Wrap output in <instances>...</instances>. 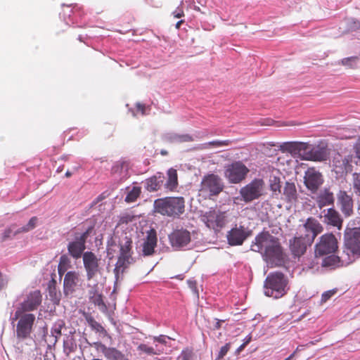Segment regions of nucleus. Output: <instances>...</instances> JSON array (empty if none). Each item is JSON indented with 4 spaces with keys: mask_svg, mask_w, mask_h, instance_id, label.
Segmentation results:
<instances>
[{
    "mask_svg": "<svg viewBox=\"0 0 360 360\" xmlns=\"http://www.w3.org/2000/svg\"><path fill=\"white\" fill-rule=\"evenodd\" d=\"M351 186L354 193L357 196H360V172L352 174Z\"/></svg>",
    "mask_w": 360,
    "mask_h": 360,
    "instance_id": "obj_37",
    "label": "nucleus"
},
{
    "mask_svg": "<svg viewBox=\"0 0 360 360\" xmlns=\"http://www.w3.org/2000/svg\"><path fill=\"white\" fill-rule=\"evenodd\" d=\"M43 330H44V336H46L47 333H48L47 328L46 327H44Z\"/></svg>",
    "mask_w": 360,
    "mask_h": 360,
    "instance_id": "obj_63",
    "label": "nucleus"
},
{
    "mask_svg": "<svg viewBox=\"0 0 360 360\" xmlns=\"http://www.w3.org/2000/svg\"><path fill=\"white\" fill-rule=\"evenodd\" d=\"M92 228H89L86 231L82 233H75L74 239L70 241L68 244L67 248L69 255L74 259H77L85 252L86 240L91 231Z\"/></svg>",
    "mask_w": 360,
    "mask_h": 360,
    "instance_id": "obj_13",
    "label": "nucleus"
},
{
    "mask_svg": "<svg viewBox=\"0 0 360 360\" xmlns=\"http://www.w3.org/2000/svg\"><path fill=\"white\" fill-rule=\"evenodd\" d=\"M120 255L115 271H123L129 264L134 262L132 257V240L127 234L123 233L119 240Z\"/></svg>",
    "mask_w": 360,
    "mask_h": 360,
    "instance_id": "obj_9",
    "label": "nucleus"
},
{
    "mask_svg": "<svg viewBox=\"0 0 360 360\" xmlns=\"http://www.w3.org/2000/svg\"><path fill=\"white\" fill-rule=\"evenodd\" d=\"M87 287L90 288L91 289L89 290V300L96 296V295H99L98 292V283H94V285H91L90 283L87 284Z\"/></svg>",
    "mask_w": 360,
    "mask_h": 360,
    "instance_id": "obj_43",
    "label": "nucleus"
},
{
    "mask_svg": "<svg viewBox=\"0 0 360 360\" xmlns=\"http://www.w3.org/2000/svg\"><path fill=\"white\" fill-rule=\"evenodd\" d=\"M355 152L356 157L360 158V140L356 143L355 146Z\"/></svg>",
    "mask_w": 360,
    "mask_h": 360,
    "instance_id": "obj_55",
    "label": "nucleus"
},
{
    "mask_svg": "<svg viewBox=\"0 0 360 360\" xmlns=\"http://www.w3.org/2000/svg\"><path fill=\"white\" fill-rule=\"evenodd\" d=\"M137 349L143 353H145L148 355H155L159 354L163 352L164 348L163 346L156 345V348H154L153 346H148L146 344H140Z\"/></svg>",
    "mask_w": 360,
    "mask_h": 360,
    "instance_id": "obj_31",
    "label": "nucleus"
},
{
    "mask_svg": "<svg viewBox=\"0 0 360 360\" xmlns=\"http://www.w3.org/2000/svg\"><path fill=\"white\" fill-rule=\"evenodd\" d=\"M224 322V320H219L215 319V323L214 325V329H219L221 328V323Z\"/></svg>",
    "mask_w": 360,
    "mask_h": 360,
    "instance_id": "obj_54",
    "label": "nucleus"
},
{
    "mask_svg": "<svg viewBox=\"0 0 360 360\" xmlns=\"http://www.w3.org/2000/svg\"><path fill=\"white\" fill-rule=\"evenodd\" d=\"M140 193L141 188L139 187H133L132 189L127 193V196L125 197V201L127 202H134L139 196Z\"/></svg>",
    "mask_w": 360,
    "mask_h": 360,
    "instance_id": "obj_39",
    "label": "nucleus"
},
{
    "mask_svg": "<svg viewBox=\"0 0 360 360\" xmlns=\"http://www.w3.org/2000/svg\"><path fill=\"white\" fill-rule=\"evenodd\" d=\"M313 242L304 236H295L289 240V247L292 255L300 257L306 252L307 248Z\"/></svg>",
    "mask_w": 360,
    "mask_h": 360,
    "instance_id": "obj_20",
    "label": "nucleus"
},
{
    "mask_svg": "<svg viewBox=\"0 0 360 360\" xmlns=\"http://www.w3.org/2000/svg\"><path fill=\"white\" fill-rule=\"evenodd\" d=\"M298 194L295 184L293 182L286 181L283 190L282 199L290 204H293L297 200Z\"/></svg>",
    "mask_w": 360,
    "mask_h": 360,
    "instance_id": "obj_27",
    "label": "nucleus"
},
{
    "mask_svg": "<svg viewBox=\"0 0 360 360\" xmlns=\"http://www.w3.org/2000/svg\"><path fill=\"white\" fill-rule=\"evenodd\" d=\"M58 273H59L60 276H61V274L63 273H64V271H62L61 269L60 268V266L58 267Z\"/></svg>",
    "mask_w": 360,
    "mask_h": 360,
    "instance_id": "obj_64",
    "label": "nucleus"
},
{
    "mask_svg": "<svg viewBox=\"0 0 360 360\" xmlns=\"http://www.w3.org/2000/svg\"><path fill=\"white\" fill-rule=\"evenodd\" d=\"M264 181L262 179H255L242 187L239 191L241 200L248 203L259 199L264 193Z\"/></svg>",
    "mask_w": 360,
    "mask_h": 360,
    "instance_id": "obj_12",
    "label": "nucleus"
},
{
    "mask_svg": "<svg viewBox=\"0 0 360 360\" xmlns=\"http://www.w3.org/2000/svg\"><path fill=\"white\" fill-rule=\"evenodd\" d=\"M169 243L174 250H186L193 247L191 233L186 229H174L168 236Z\"/></svg>",
    "mask_w": 360,
    "mask_h": 360,
    "instance_id": "obj_11",
    "label": "nucleus"
},
{
    "mask_svg": "<svg viewBox=\"0 0 360 360\" xmlns=\"http://www.w3.org/2000/svg\"><path fill=\"white\" fill-rule=\"evenodd\" d=\"M70 262V260H69V258L67 255H63L60 256V264H59V266L60 264H67L68 263Z\"/></svg>",
    "mask_w": 360,
    "mask_h": 360,
    "instance_id": "obj_53",
    "label": "nucleus"
},
{
    "mask_svg": "<svg viewBox=\"0 0 360 360\" xmlns=\"http://www.w3.org/2000/svg\"><path fill=\"white\" fill-rule=\"evenodd\" d=\"M90 301L94 303L95 305L98 306L101 309H105L106 306L103 300L102 295H96V296L91 297Z\"/></svg>",
    "mask_w": 360,
    "mask_h": 360,
    "instance_id": "obj_41",
    "label": "nucleus"
},
{
    "mask_svg": "<svg viewBox=\"0 0 360 360\" xmlns=\"http://www.w3.org/2000/svg\"><path fill=\"white\" fill-rule=\"evenodd\" d=\"M302 226L307 233L304 236L307 237L311 242H314L316 237L323 230L322 225L314 217H309Z\"/></svg>",
    "mask_w": 360,
    "mask_h": 360,
    "instance_id": "obj_22",
    "label": "nucleus"
},
{
    "mask_svg": "<svg viewBox=\"0 0 360 360\" xmlns=\"http://www.w3.org/2000/svg\"><path fill=\"white\" fill-rule=\"evenodd\" d=\"M252 235V231L244 226L236 225L227 233V240L229 245H240Z\"/></svg>",
    "mask_w": 360,
    "mask_h": 360,
    "instance_id": "obj_18",
    "label": "nucleus"
},
{
    "mask_svg": "<svg viewBox=\"0 0 360 360\" xmlns=\"http://www.w3.org/2000/svg\"><path fill=\"white\" fill-rule=\"evenodd\" d=\"M11 320L15 326V335L18 343L32 338L31 335L34 330L36 322L35 314L15 310Z\"/></svg>",
    "mask_w": 360,
    "mask_h": 360,
    "instance_id": "obj_3",
    "label": "nucleus"
},
{
    "mask_svg": "<svg viewBox=\"0 0 360 360\" xmlns=\"http://www.w3.org/2000/svg\"><path fill=\"white\" fill-rule=\"evenodd\" d=\"M357 60H358L357 57L352 56V57L343 58L341 60V63H342V65H343L345 66H347L350 68H355L356 67Z\"/></svg>",
    "mask_w": 360,
    "mask_h": 360,
    "instance_id": "obj_40",
    "label": "nucleus"
},
{
    "mask_svg": "<svg viewBox=\"0 0 360 360\" xmlns=\"http://www.w3.org/2000/svg\"><path fill=\"white\" fill-rule=\"evenodd\" d=\"M337 292V289H332L324 292L321 296V302H326Z\"/></svg>",
    "mask_w": 360,
    "mask_h": 360,
    "instance_id": "obj_42",
    "label": "nucleus"
},
{
    "mask_svg": "<svg viewBox=\"0 0 360 360\" xmlns=\"http://www.w3.org/2000/svg\"><path fill=\"white\" fill-rule=\"evenodd\" d=\"M77 349V344L72 336H67L63 340V352L68 356L70 353L74 352Z\"/></svg>",
    "mask_w": 360,
    "mask_h": 360,
    "instance_id": "obj_32",
    "label": "nucleus"
},
{
    "mask_svg": "<svg viewBox=\"0 0 360 360\" xmlns=\"http://www.w3.org/2000/svg\"><path fill=\"white\" fill-rule=\"evenodd\" d=\"M245 347V345L243 343L236 351V354H239L240 353L243 349Z\"/></svg>",
    "mask_w": 360,
    "mask_h": 360,
    "instance_id": "obj_58",
    "label": "nucleus"
},
{
    "mask_svg": "<svg viewBox=\"0 0 360 360\" xmlns=\"http://www.w3.org/2000/svg\"><path fill=\"white\" fill-rule=\"evenodd\" d=\"M252 340V336L251 335H248L245 337V338L244 339V342H243V344L246 346L248 343L250 342V341Z\"/></svg>",
    "mask_w": 360,
    "mask_h": 360,
    "instance_id": "obj_57",
    "label": "nucleus"
},
{
    "mask_svg": "<svg viewBox=\"0 0 360 360\" xmlns=\"http://www.w3.org/2000/svg\"><path fill=\"white\" fill-rule=\"evenodd\" d=\"M304 183L307 189L314 193L323 184V176L314 168H309L304 173Z\"/></svg>",
    "mask_w": 360,
    "mask_h": 360,
    "instance_id": "obj_19",
    "label": "nucleus"
},
{
    "mask_svg": "<svg viewBox=\"0 0 360 360\" xmlns=\"http://www.w3.org/2000/svg\"><path fill=\"white\" fill-rule=\"evenodd\" d=\"M188 287L191 289L193 293L198 297V290L197 288V283L195 280H188L187 281Z\"/></svg>",
    "mask_w": 360,
    "mask_h": 360,
    "instance_id": "obj_49",
    "label": "nucleus"
},
{
    "mask_svg": "<svg viewBox=\"0 0 360 360\" xmlns=\"http://www.w3.org/2000/svg\"><path fill=\"white\" fill-rule=\"evenodd\" d=\"M338 250V242L333 233H325L319 238L314 245L316 258H322L321 266L335 269L340 264V257L335 255Z\"/></svg>",
    "mask_w": 360,
    "mask_h": 360,
    "instance_id": "obj_2",
    "label": "nucleus"
},
{
    "mask_svg": "<svg viewBox=\"0 0 360 360\" xmlns=\"http://www.w3.org/2000/svg\"><path fill=\"white\" fill-rule=\"evenodd\" d=\"M269 188L273 195L278 196L281 193V185L279 177L271 176L269 179Z\"/></svg>",
    "mask_w": 360,
    "mask_h": 360,
    "instance_id": "obj_33",
    "label": "nucleus"
},
{
    "mask_svg": "<svg viewBox=\"0 0 360 360\" xmlns=\"http://www.w3.org/2000/svg\"><path fill=\"white\" fill-rule=\"evenodd\" d=\"M184 210L185 200L183 197H165L154 201V212L165 217L179 218Z\"/></svg>",
    "mask_w": 360,
    "mask_h": 360,
    "instance_id": "obj_4",
    "label": "nucleus"
},
{
    "mask_svg": "<svg viewBox=\"0 0 360 360\" xmlns=\"http://www.w3.org/2000/svg\"><path fill=\"white\" fill-rule=\"evenodd\" d=\"M229 143H230V141H229V140L212 141L207 143V144L209 146H214V147H221L224 146H228Z\"/></svg>",
    "mask_w": 360,
    "mask_h": 360,
    "instance_id": "obj_45",
    "label": "nucleus"
},
{
    "mask_svg": "<svg viewBox=\"0 0 360 360\" xmlns=\"http://www.w3.org/2000/svg\"><path fill=\"white\" fill-rule=\"evenodd\" d=\"M349 224L344 233V252L354 259L360 257V226L352 227Z\"/></svg>",
    "mask_w": 360,
    "mask_h": 360,
    "instance_id": "obj_8",
    "label": "nucleus"
},
{
    "mask_svg": "<svg viewBox=\"0 0 360 360\" xmlns=\"http://www.w3.org/2000/svg\"><path fill=\"white\" fill-rule=\"evenodd\" d=\"M295 355V352H293L292 354H291L288 358H286L284 360H292L294 356Z\"/></svg>",
    "mask_w": 360,
    "mask_h": 360,
    "instance_id": "obj_60",
    "label": "nucleus"
},
{
    "mask_svg": "<svg viewBox=\"0 0 360 360\" xmlns=\"http://www.w3.org/2000/svg\"><path fill=\"white\" fill-rule=\"evenodd\" d=\"M304 347H305L304 345L298 346L294 352H295V354H296L297 352L302 350Z\"/></svg>",
    "mask_w": 360,
    "mask_h": 360,
    "instance_id": "obj_59",
    "label": "nucleus"
},
{
    "mask_svg": "<svg viewBox=\"0 0 360 360\" xmlns=\"http://www.w3.org/2000/svg\"><path fill=\"white\" fill-rule=\"evenodd\" d=\"M173 15L175 18H180L184 16V11L180 7H177V8L173 12Z\"/></svg>",
    "mask_w": 360,
    "mask_h": 360,
    "instance_id": "obj_52",
    "label": "nucleus"
},
{
    "mask_svg": "<svg viewBox=\"0 0 360 360\" xmlns=\"http://www.w3.org/2000/svg\"><path fill=\"white\" fill-rule=\"evenodd\" d=\"M72 173L71 172H70V171H67V172H65V176L67 178H69V177H70V176H72Z\"/></svg>",
    "mask_w": 360,
    "mask_h": 360,
    "instance_id": "obj_62",
    "label": "nucleus"
},
{
    "mask_svg": "<svg viewBox=\"0 0 360 360\" xmlns=\"http://www.w3.org/2000/svg\"><path fill=\"white\" fill-rule=\"evenodd\" d=\"M228 215L226 212L210 210L201 216V220L207 227L215 231H219L228 222Z\"/></svg>",
    "mask_w": 360,
    "mask_h": 360,
    "instance_id": "obj_14",
    "label": "nucleus"
},
{
    "mask_svg": "<svg viewBox=\"0 0 360 360\" xmlns=\"http://www.w3.org/2000/svg\"><path fill=\"white\" fill-rule=\"evenodd\" d=\"M286 148L294 155H297L303 160L322 162L326 160L328 154L325 148L314 146L304 142H289L286 143Z\"/></svg>",
    "mask_w": 360,
    "mask_h": 360,
    "instance_id": "obj_5",
    "label": "nucleus"
},
{
    "mask_svg": "<svg viewBox=\"0 0 360 360\" xmlns=\"http://www.w3.org/2000/svg\"><path fill=\"white\" fill-rule=\"evenodd\" d=\"M82 260L86 271V280L87 281H91L101 272L100 259L94 252L86 251L83 254Z\"/></svg>",
    "mask_w": 360,
    "mask_h": 360,
    "instance_id": "obj_16",
    "label": "nucleus"
},
{
    "mask_svg": "<svg viewBox=\"0 0 360 360\" xmlns=\"http://www.w3.org/2000/svg\"><path fill=\"white\" fill-rule=\"evenodd\" d=\"M222 179L217 174H210L205 176L200 184V195L205 198L218 195L224 189Z\"/></svg>",
    "mask_w": 360,
    "mask_h": 360,
    "instance_id": "obj_10",
    "label": "nucleus"
},
{
    "mask_svg": "<svg viewBox=\"0 0 360 360\" xmlns=\"http://www.w3.org/2000/svg\"><path fill=\"white\" fill-rule=\"evenodd\" d=\"M8 282V278L0 271V290L4 288Z\"/></svg>",
    "mask_w": 360,
    "mask_h": 360,
    "instance_id": "obj_50",
    "label": "nucleus"
},
{
    "mask_svg": "<svg viewBox=\"0 0 360 360\" xmlns=\"http://www.w3.org/2000/svg\"><path fill=\"white\" fill-rule=\"evenodd\" d=\"M136 108H137V110L140 112H141V113L143 115L145 114V106L141 103H137L136 105Z\"/></svg>",
    "mask_w": 360,
    "mask_h": 360,
    "instance_id": "obj_56",
    "label": "nucleus"
},
{
    "mask_svg": "<svg viewBox=\"0 0 360 360\" xmlns=\"http://www.w3.org/2000/svg\"><path fill=\"white\" fill-rule=\"evenodd\" d=\"M37 221V218L36 217H32L26 225L22 226L21 228L17 229L14 232V235H17L20 233H26L32 230L35 228Z\"/></svg>",
    "mask_w": 360,
    "mask_h": 360,
    "instance_id": "obj_36",
    "label": "nucleus"
},
{
    "mask_svg": "<svg viewBox=\"0 0 360 360\" xmlns=\"http://www.w3.org/2000/svg\"><path fill=\"white\" fill-rule=\"evenodd\" d=\"M105 359L107 360H130L124 354L115 347H112Z\"/></svg>",
    "mask_w": 360,
    "mask_h": 360,
    "instance_id": "obj_35",
    "label": "nucleus"
},
{
    "mask_svg": "<svg viewBox=\"0 0 360 360\" xmlns=\"http://www.w3.org/2000/svg\"><path fill=\"white\" fill-rule=\"evenodd\" d=\"M230 347H231L230 342L226 343L224 346L221 347V348L219 352L218 359H222L227 354V352L230 349Z\"/></svg>",
    "mask_w": 360,
    "mask_h": 360,
    "instance_id": "obj_47",
    "label": "nucleus"
},
{
    "mask_svg": "<svg viewBox=\"0 0 360 360\" xmlns=\"http://www.w3.org/2000/svg\"><path fill=\"white\" fill-rule=\"evenodd\" d=\"M42 302V295L39 290H34L30 292L24 300L20 302L15 310H19L24 313H32V311L37 309Z\"/></svg>",
    "mask_w": 360,
    "mask_h": 360,
    "instance_id": "obj_17",
    "label": "nucleus"
},
{
    "mask_svg": "<svg viewBox=\"0 0 360 360\" xmlns=\"http://www.w3.org/2000/svg\"><path fill=\"white\" fill-rule=\"evenodd\" d=\"M125 163L124 162H116L112 167V173H117L120 172L122 173V170L124 167H126Z\"/></svg>",
    "mask_w": 360,
    "mask_h": 360,
    "instance_id": "obj_46",
    "label": "nucleus"
},
{
    "mask_svg": "<svg viewBox=\"0 0 360 360\" xmlns=\"http://www.w3.org/2000/svg\"><path fill=\"white\" fill-rule=\"evenodd\" d=\"M92 347H94L97 352H102L104 355L105 358L108 356V354L110 353L112 347H107L104 344H103L101 342H95L91 344Z\"/></svg>",
    "mask_w": 360,
    "mask_h": 360,
    "instance_id": "obj_38",
    "label": "nucleus"
},
{
    "mask_svg": "<svg viewBox=\"0 0 360 360\" xmlns=\"http://www.w3.org/2000/svg\"><path fill=\"white\" fill-rule=\"evenodd\" d=\"M15 231V230H13V226L6 229L2 235V240L4 241V240H7L8 238H10L11 237V235L15 236V235H14Z\"/></svg>",
    "mask_w": 360,
    "mask_h": 360,
    "instance_id": "obj_44",
    "label": "nucleus"
},
{
    "mask_svg": "<svg viewBox=\"0 0 360 360\" xmlns=\"http://www.w3.org/2000/svg\"><path fill=\"white\" fill-rule=\"evenodd\" d=\"M167 175L166 179L165 176L162 173L158 172L153 176L146 179L144 182L145 188L149 192L157 191L162 187L167 191H174L178 185L176 170L170 168L167 170Z\"/></svg>",
    "mask_w": 360,
    "mask_h": 360,
    "instance_id": "obj_6",
    "label": "nucleus"
},
{
    "mask_svg": "<svg viewBox=\"0 0 360 360\" xmlns=\"http://www.w3.org/2000/svg\"><path fill=\"white\" fill-rule=\"evenodd\" d=\"M157 236L155 231H150L146 238L144 240L142 246V255L143 256H150L155 252V248L157 245Z\"/></svg>",
    "mask_w": 360,
    "mask_h": 360,
    "instance_id": "obj_26",
    "label": "nucleus"
},
{
    "mask_svg": "<svg viewBox=\"0 0 360 360\" xmlns=\"http://www.w3.org/2000/svg\"><path fill=\"white\" fill-rule=\"evenodd\" d=\"M184 22V20H179L176 24V28L179 29L181 26V25Z\"/></svg>",
    "mask_w": 360,
    "mask_h": 360,
    "instance_id": "obj_61",
    "label": "nucleus"
},
{
    "mask_svg": "<svg viewBox=\"0 0 360 360\" xmlns=\"http://www.w3.org/2000/svg\"><path fill=\"white\" fill-rule=\"evenodd\" d=\"M288 278L283 273L280 271L270 273L264 281V294L274 299L281 298L288 290Z\"/></svg>",
    "mask_w": 360,
    "mask_h": 360,
    "instance_id": "obj_7",
    "label": "nucleus"
},
{
    "mask_svg": "<svg viewBox=\"0 0 360 360\" xmlns=\"http://www.w3.org/2000/svg\"><path fill=\"white\" fill-rule=\"evenodd\" d=\"M334 202L333 194L329 191H325L319 197V205L321 207L333 204Z\"/></svg>",
    "mask_w": 360,
    "mask_h": 360,
    "instance_id": "obj_34",
    "label": "nucleus"
},
{
    "mask_svg": "<svg viewBox=\"0 0 360 360\" xmlns=\"http://www.w3.org/2000/svg\"><path fill=\"white\" fill-rule=\"evenodd\" d=\"M162 139L164 142L172 144L191 142L195 140L193 136L188 134H178L174 131L163 134Z\"/></svg>",
    "mask_w": 360,
    "mask_h": 360,
    "instance_id": "obj_24",
    "label": "nucleus"
},
{
    "mask_svg": "<svg viewBox=\"0 0 360 360\" xmlns=\"http://www.w3.org/2000/svg\"><path fill=\"white\" fill-rule=\"evenodd\" d=\"M323 221L325 224L336 227L341 230L342 226V219L338 211L333 208H328L323 215Z\"/></svg>",
    "mask_w": 360,
    "mask_h": 360,
    "instance_id": "obj_25",
    "label": "nucleus"
},
{
    "mask_svg": "<svg viewBox=\"0 0 360 360\" xmlns=\"http://www.w3.org/2000/svg\"><path fill=\"white\" fill-rule=\"evenodd\" d=\"M337 204L345 217L353 214L354 201L352 195L347 191L340 190L337 193Z\"/></svg>",
    "mask_w": 360,
    "mask_h": 360,
    "instance_id": "obj_21",
    "label": "nucleus"
},
{
    "mask_svg": "<svg viewBox=\"0 0 360 360\" xmlns=\"http://www.w3.org/2000/svg\"><path fill=\"white\" fill-rule=\"evenodd\" d=\"M248 168L240 161H236L228 165L225 169V177L231 184H238L245 179Z\"/></svg>",
    "mask_w": 360,
    "mask_h": 360,
    "instance_id": "obj_15",
    "label": "nucleus"
},
{
    "mask_svg": "<svg viewBox=\"0 0 360 360\" xmlns=\"http://www.w3.org/2000/svg\"><path fill=\"white\" fill-rule=\"evenodd\" d=\"M333 162L336 173L347 172L350 167L348 159L342 158L340 155L337 158H334Z\"/></svg>",
    "mask_w": 360,
    "mask_h": 360,
    "instance_id": "obj_30",
    "label": "nucleus"
},
{
    "mask_svg": "<svg viewBox=\"0 0 360 360\" xmlns=\"http://www.w3.org/2000/svg\"><path fill=\"white\" fill-rule=\"evenodd\" d=\"M179 359L181 360H193V354L191 352H183Z\"/></svg>",
    "mask_w": 360,
    "mask_h": 360,
    "instance_id": "obj_51",
    "label": "nucleus"
},
{
    "mask_svg": "<svg viewBox=\"0 0 360 360\" xmlns=\"http://www.w3.org/2000/svg\"><path fill=\"white\" fill-rule=\"evenodd\" d=\"M84 318L91 329L96 333H98L101 337H106L108 335L107 330L104 327L89 314H84Z\"/></svg>",
    "mask_w": 360,
    "mask_h": 360,
    "instance_id": "obj_28",
    "label": "nucleus"
},
{
    "mask_svg": "<svg viewBox=\"0 0 360 360\" xmlns=\"http://www.w3.org/2000/svg\"><path fill=\"white\" fill-rule=\"evenodd\" d=\"M79 281V274L75 271H68L63 280V291L68 295L72 294Z\"/></svg>",
    "mask_w": 360,
    "mask_h": 360,
    "instance_id": "obj_23",
    "label": "nucleus"
},
{
    "mask_svg": "<svg viewBox=\"0 0 360 360\" xmlns=\"http://www.w3.org/2000/svg\"><path fill=\"white\" fill-rule=\"evenodd\" d=\"M169 337H167L166 335H159L158 337H154L153 338V342L154 343L158 342V343H160V344L163 345L166 344V342H167L166 340H169Z\"/></svg>",
    "mask_w": 360,
    "mask_h": 360,
    "instance_id": "obj_48",
    "label": "nucleus"
},
{
    "mask_svg": "<svg viewBox=\"0 0 360 360\" xmlns=\"http://www.w3.org/2000/svg\"><path fill=\"white\" fill-rule=\"evenodd\" d=\"M65 321L62 319H58L55 321L51 326L50 333L51 336L53 337V340L51 342L53 345H55L58 341L60 337L61 336V330L63 328H65Z\"/></svg>",
    "mask_w": 360,
    "mask_h": 360,
    "instance_id": "obj_29",
    "label": "nucleus"
},
{
    "mask_svg": "<svg viewBox=\"0 0 360 360\" xmlns=\"http://www.w3.org/2000/svg\"><path fill=\"white\" fill-rule=\"evenodd\" d=\"M251 250L259 252L271 268L282 266L285 263L286 255L279 239L269 232L259 233L251 245Z\"/></svg>",
    "mask_w": 360,
    "mask_h": 360,
    "instance_id": "obj_1",
    "label": "nucleus"
}]
</instances>
